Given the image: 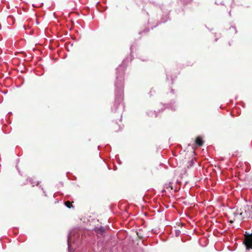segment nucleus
Masks as SVG:
<instances>
[{"instance_id": "nucleus-8", "label": "nucleus", "mask_w": 252, "mask_h": 252, "mask_svg": "<svg viewBox=\"0 0 252 252\" xmlns=\"http://www.w3.org/2000/svg\"><path fill=\"white\" fill-rule=\"evenodd\" d=\"M164 188L166 189H169L170 188L171 189H172V183L170 182L168 184H165Z\"/></svg>"}, {"instance_id": "nucleus-3", "label": "nucleus", "mask_w": 252, "mask_h": 252, "mask_svg": "<svg viewBox=\"0 0 252 252\" xmlns=\"http://www.w3.org/2000/svg\"><path fill=\"white\" fill-rule=\"evenodd\" d=\"M27 180L31 183V184L32 185V186H34L35 185L37 186L38 185V181H36L35 178H29Z\"/></svg>"}, {"instance_id": "nucleus-4", "label": "nucleus", "mask_w": 252, "mask_h": 252, "mask_svg": "<svg viewBox=\"0 0 252 252\" xmlns=\"http://www.w3.org/2000/svg\"><path fill=\"white\" fill-rule=\"evenodd\" d=\"M95 232L97 235L102 236L105 233V229L103 227H100L96 229Z\"/></svg>"}, {"instance_id": "nucleus-10", "label": "nucleus", "mask_w": 252, "mask_h": 252, "mask_svg": "<svg viewBox=\"0 0 252 252\" xmlns=\"http://www.w3.org/2000/svg\"><path fill=\"white\" fill-rule=\"evenodd\" d=\"M251 219H252V217H251Z\"/></svg>"}, {"instance_id": "nucleus-7", "label": "nucleus", "mask_w": 252, "mask_h": 252, "mask_svg": "<svg viewBox=\"0 0 252 252\" xmlns=\"http://www.w3.org/2000/svg\"><path fill=\"white\" fill-rule=\"evenodd\" d=\"M65 205L68 208H71V207H73V205L71 202L69 201H66L65 202Z\"/></svg>"}, {"instance_id": "nucleus-5", "label": "nucleus", "mask_w": 252, "mask_h": 252, "mask_svg": "<svg viewBox=\"0 0 252 252\" xmlns=\"http://www.w3.org/2000/svg\"><path fill=\"white\" fill-rule=\"evenodd\" d=\"M195 143L199 146H202L203 144V141L201 137H197L195 139Z\"/></svg>"}, {"instance_id": "nucleus-6", "label": "nucleus", "mask_w": 252, "mask_h": 252, "mask_svg": "<svg viewBox=\"0 0 252 252\" xmlns=\"http://www.w3.org/2000/svg\"><path fill=\"white\" fill-rule=\"evenodd\" d=\"M137 235L140 239H142L144 238V233L142 230H139V231L137 232Z\"/></svg>"}, {"instance_id": "nucleus-9", "label": "nucleus", "mask_w": 252, "mask_h": 252, "mask_svg": "<svg viewBox=\"0 0 252 252\" xmlns=\"http://www.w3.org/2000/svg\"><path fill=\"white\" fill-rule=\"evenodd\" d=\"M230 223H233V220H230Z\"/></svg>"}, {"instance_id": "nucleus-1", "label": "nucleus", "mask_w": 252, "mask_h": 252, "mask_svg": "<svg viewBox=\"0 0 252 252\" xmlns=\"http://www.w3.org/2000/svg\"><path fill=\"white\" fill-rule=\"evenodd\" d=\"M245 237L244 243L246 246L247 250L252 249V233L249 235H245Z\"/></svg>"}, {"instance_id": "nucleus-2", "label": "nucleus", "mask_w": 252, "mask_h": 252, "mask_svg": "<svg viewBox=\"0 0 252 252\" xmlns=\"http://www.w3.org/2000/svg\"><path fill=\"white\" fill-rule=\"evenodd\" d=\"M184 163L185 164V166H187L188 168L191 167L194 163L193 158H190L188 160H185L184 161Z\"/></svg>"}]
</instances>
